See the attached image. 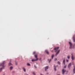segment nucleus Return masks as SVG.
Returning a JSON list of instances; mask_svg holds the SVG:
<instances>
[{"instance_id": "18", "label": "nucleus", "mask_w": 75, "mask_h": 75, "mask_svg": "<svg viewBox=\"0 0 75 75\" xmlns=\"http://www.w3.org/2000/svg\"><path fill=\"white\" fill-rule=\"evenodd\" d=\"M57 64H59V65H60V64H61V63H60V62H57Z\"/></svg>"}, {"instance_id": "9", "label": "nucleus", "mask_w": 75, "mask_h": 75, "mask_svg": "<svg viewBox=\"0 0 75 75\" xmlns=\"http://www.w3.org/2000/svg\"><path fill=\"white\" fill-rule=\"evenodd\" d=\"M59 51H60V50H59L58 51V52L56 53L55 55L56 56H57V55L58 54H59Z\"/></svg>"}, {"instance_id": "26", "label": "nucleus", "mask_w": 75, "mask_h": 75, "mask_svg": "<svg viewBox=\"0 0 75 75\" xmlns=\"http://www.w3.org/2000/svg\"><path fill=\"white\" fill-rule=\"evenodd\" d=\"M34 67L35 68H37V67L35 65H34Z\"/></svg>"}, {"instance_id": "21", "label": "nucleus", "mask_w": 75, "mask_h": 75, "mask_svg": "<svg viewBox=\"0 0 75 75\" xmlns=\"http://www.w3.org/2000/svg\"><path fill=\"white\" fill-rule=\"evenodd\" d=\"M67 58H68V59H69V58H70V56H67Z\"/></svg>"}, {"instance_id": "3", "label": "nucleus", "mask_w": 75, "mask_h": 75, "mask_svg": "<svg viewBox=\"0 0 75 75\" xmlns=\"http://www.w3.org/2000/svg\"><path fill=\"white\" fill-rule=\"evenodd\" d=\"M69 44L70 45V49H71V48H72V43L70 42H69Z\"/></svg>"}, {"instance_id": "13", "label": "nucleus", "mask_w": 75, "mask_h": 75, "mask_svg": "<svg viewBox=\"0 0 75 75\" xmlns=\"http://www.w3.org/2000/svg\"><path fill=\"white\" fill-rule=\"evenodd\" d=\"M73 40L74 42H75V36H73Z\"/></svg>"}, {"instance_id": "7", "label": "nucleus", "mask_w": 75, "mask_h": 75, "mask_svg": "<svg viewBox=\"0 0 75 75\" xmlns=\"http://www.w3.org/2000/svg\"><path fill=\"white\" fill-rule=\"evenodd\" d=\"M66 71V70H64V69H63L62 70V74H64V73Z\"/></svg>"}, {"instance_id": "23", "label": "nucleus", "mask_w": 75, "mask_h": 75, "mask_svg": "<svg viewBox=\"0 0 75 75\" xmlns=\"http://www.w3.org/2000/svg\"><path fill=\"white\" fill-rule=\"evenodd\" d=\"M57 59L55 58V59H54L55 61H57Z\"/></svg>"}, {"instance_id": "10", "label": "nucleus", "mask_w": 75, "mask_h": 75, "mask_svg": "<svg viewBox=\"0 0 75 75\" xmlns=\"http://www.w3.org/2000/svg\"><path fill=\"white\" fill-rule=\"evenodd\" d=\"M48 69V66H47L45 68V70L46 71L47 69Z\"/></svg>"}, {"instance_id": "31", "label": "nucleus", "mask_w": 75, "mask_h": 75, "mask_svg": "<svg viewBox=\"0 0 75 75\" xmlns=\"http://www.w3.org/2000/svg\"><path fill=\"white\" fill-rule=\"evenodd\" d=\"M47 74H48V73H47Z\"/></svg>"}, {"instance_id": "29", "label": "nucleus", "mask_w": 75, "mask_h": 75, "mask_svg": "<svg viewBox=\"0 0 75 75\" xmlns=\"http://www.w3.org/2000/svg\"><path fill=\"white\" fill-rule=\"evenodd\" d=\"M66 61H67V62H68V60H67Z\"/></svg>"}, {"instance_id": "30", "label": "nucleus", "mask_w": 75, "mask_h": 75, "mask_svg": "<svg viewBox=\"0 0 75 75\" xmlns=\"http://www.w3.org/2000/svg\"><path fill=\"white\" fill-rule=\"evenodd\" d=\"M40 75H42V74H40Z\"/></svg>"}, {"instance_id": "25", "label": "nucleus", "mask_w": 75, "mask_h": 75, "mask_svg": "<svg viewBox=\"0 0 75 75\" xmlns=\"http://www.w3.org/2000/svg\"><path fill=\"white\" fill-rule=\"evenodd\" d=\"M12 73H13V74H14V73H15V71H12Z\"/></svg>"}, {"instance_id": "20", "label": "nucleus", "mask_w": 75, "mask_h": 75, "mask_svg": "<svg viewBox=\"0 0 75 75\" xmlns=\"http://www.w3.org/2000/svg\"><path fill=\"white\" fill-rule=\"evenodd\" d=\"M27 65L28 66H30V64L29 63H27Z\"/></svg>"}, {"instance_id": "14", "label": "nucleus", "mask_w": 75, "mask_h": 75, "mask_svg": "<svg viewBox=\"0 0 75 75\" xmlns=\"http://www.w3.org/2000/svg\"><path fill=\"white\" fill-rule=\"evenodd\" d=\"M45 52H46V53H47V54H49V52H48V51H47V50H45Z\"/></svg>"}, {"instance_id": "1", "label": "nucleus", "mask_w": 75, "mask_h": 75, "mask_svg": "<svg viewBox=\"0 0 75 75\" xmlns=\"http://www.w3.org/2000/svg\"><path fill=\"white\" fill-rule=\"evenodd\" d=\"M6 64V62L5 61L3 62L1 64H0V66L1 67H2V68H0V72H1V71H2V69H4V68L5 66L4 64Z\"/></svg>"}, {"instance_id": "8", "label": "nucleus", "mask_w": 75, "mask_h": 75, "mask_svg": "<svg viewBox=\"0 0 75 75\" xmlns=\"http://www.w3.org/2000/svg\"><path fill=\"white\" fill-rule=\"evenodd\" d=\"M73 72L75 74V66H74V69L73 70Z\"/></svg>"}, {"instance_id": "28", "label": "nucleus", "mask_w": 75, "mask_h": 75, "mask_svg": "<svg viewBox=\"0 0 75 75\" xmlns=\"http://www.w3.org/2000/svg\"><path fill=\"white\" fill-rule=\"evenodd\" d=\"M35 54V52H33V54Z\"/></svg>"}, {"instance_id": "5", "label": "nucleus", "mask_w": 75, "mask_h": 75, "mask_svg": "<svg viewBox=\"0 0 75 75\" xmlns=\"http://www.w3.org/2000/svg\"><path fill=\"white\" fill-rule=\"evenodd\" d=\"M71 65H72V63H70L68 65V68H70V67H71Z\"/></svg>"}, {"instance_id": "22", "label": "nucleus", "mask_w": 75, "mask_h": 75, "mask_svg": "<svg viewBox=\"0 0 75 75\" xmlns=\"http://www.w3.org/2000/svg\"><path fill=\"white\" fill-rule=\"evenodd\" d=\"M48 61H49V62H51V59H50H50H48Z\"/></svg>"}, {"instance_id": "27", "label": "nucleus", "mask_w": 75, "mask_h": 75, "mask_svg": "<svg viewBox=\"0 0 75 75\" xmlns=\"http://www.w3.org/2000/svg\"><path fill=\"white\" fill-rule=\"evenodd\" d=\"M66 67H67V66H65L64 67V68H66Z\"/></svg>"}, {"instance_id": "12", "label": "nucleus", "mask_w": 75, "mask_h": 75, "mask_svg": "<svg viewBox=\"0 0 75 75\" xmlns=\"http://www.w3.org/2000/svg\"><path fill=\"white\" fill-rule=\"evenodd\" d=\"M22 69L24 72H26V70L24 68V67H23Z\"/></svg>"}, {"instance_id": "16", "label": "nucleus", "mask_w": 75, "mask_h": 75, "mask_svg": "<svg viewBox=\"0 0 75 75\" xmlns=\"http://www.w3.org/2000/svg\"><path fill=\"white\" fill-rule=\"evenodd\" d=\"M8 65H9V66H10V65H12V64H11V63H8Z\"/></svg>"}, {"instance_id": "19", "label": "nucleus", "mask_w": 75, "mask_h": 75, "mask_svg": "<svg viewBox=\"0 0 75 75\" xmlns=\"http://www.w3.org/2000/svg\"><path fill=\"white\" fill-rule=\"evenodd\" d=\"M54 71H56V68H55V66L54 65Z\"/></svg>"}, {"instance_id": "4", "label": "nucleus", "mask_w": 75, "mask_h": 75, "mask_svg": "<svg viewBox=\"0 0 75 75\" xmlns=\"http://www.w3.org/2000/svg\"><path fill=\"white\" fill-rule=\"evenodd\" d=\"M59 49V47H55L54 50H55L56 51H55V52H57V50Z\"/></svg>"}, {"instance_id": "2", "label": "nucleus", "mask_w": 75, "mask_h": 75, "mask_svg": "<svg viewBox=\"0 0 75 75\" xmlns=\"http://www.w3.org/2000/svg\"><path fill=\"white\" fill-rule=\"evenodd\" d=\"M35 58H36V59H33L32 60V62H34V61H37L38 59V58H37V55H35Z\"/></svg>"}, {"instance_id": "32", "label": "nucleus", "mask_w": 75, "mask_h": 75, "mask_svg": "<svg viewBox=\"0 0 75 75\" xmlns=\"http://www.w3.org/2000/svg\"><path fill=\"white\" fill-rule=\"evenodd\" d=\"M57 75H60V74H58Z\"/></svg>"}, {"instance_id": "11", "label": "nucleus", "mask_w": 75, "mask_h": 75, "mask_svg": "<svg viewBox=\"0 0 75 75\" xmlns=\"http://www.w3.org/2000/svg\"><path fill=\"white\" fill-rule=\"evenodd\" d=\"M63 64H64V65H65V59H63Z\"/></svg>"}, {"instance_id": "17", "label": "nucleus", "mask_w": 75, "mask_h": 75, "mask_svg": "<svg viewBox=\"0 0 75 75\" xmlns=\"http://www.w3.org/2000/svg\"><path fill=\"white\" fill-rule=\"evenodd\" d=\"M54 54H52V59H53V58H54Z\"/></svg>"}, {"instance_id": "6", "label": "nucleus", "mask_w": 75, "mask_h": 75, "mask_svg": "<svg viewBox=\"0 0 75 75\" xmlns=\"http://www.w3.org/2000/svg\"><path fill=\"white\" fill-rule=\"evenodd\" d=\"M71 59L72 60H74V56H73V54L71 53Z\"/></svg>"}, {"instance_id": "24", "label": "nucleus", "mask_w": 75, "mask_h": 75, "mask_svg": "<svg viewBox=\"0 0 75 75\" xmlns=\"http://www.w3.org/2000/svg\"><path fill=\"white\" fill-rule=\"evenodd\" d=\"M33 74L34 75H35V73L34 72H33Z\"/></svg>"}, {"instance_id": "15", "label": "nucleus", "mask_w": 75, "mask_h": 75, "mask_svg": "<svg viewBox=\"0 0 75 75\" xmlns=\"http://www.w3.org/2000/svg\"><path fill=\"white\" fill-rule=\"evenodd\" d=\"M13 67H10V70H11H11H12V69H13Z\"/></svg>"}]
</instances>
